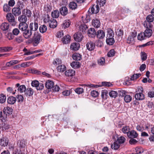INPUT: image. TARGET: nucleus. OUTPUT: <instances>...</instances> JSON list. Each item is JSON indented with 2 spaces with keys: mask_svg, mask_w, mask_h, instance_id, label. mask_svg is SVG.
<instances>
[{
  "mask_svg": "<svg viewBox=\"0 0 154 154\" xmlns=\"http://www.w3.org/2000/svg\"><path fill=\"white\" fill-rule=\"evenodd\" d=\"M88 29L87 25L85 24H82L80 25L79 27V30L81 33H84L86 32Z\"/></svg>",
  "mask_w": 154,
  "mask_h": 154,
  "instance_id": "19",
  "label": "nucleus"
},
{
  "mask_svg": "<svg viewBox=\"0 0 154 154\" xmlns=\"http://www.w3.org/2000/svg\"><path fill=\"white\" fill-rule=\"evenodd\" d=\"M18 20L20 22V23H26L27 18L26 16L22 15L18 17Z\"/></svg>",
  "mask_w": 154,
  "mask_h": 154,
  "instance_id": "15",
  "label": "nucleus"
},
{
  "mask_svg": "<svg viewBox=\"0 0 154 154\" xmlns=\"http://www.w3.org/2000/svg\"><path fill=\"white\" fill-rule=\"evenodd\" d=\"M9 25L6 23H3L1 25V28L3 31L8 30L9 28Z\"/></svg>",
  "mask_w": 154,
  "mask_h": 154,
  "instance_id": "30",
  "label": "nucleus"
},
{
  "mask_svg": "<svg viewBox=\"0 0 154 154\" xmlns=\"http://www.w3.org/2000/svg\"><path fill=\"white\" fill-rule=\"evenodd\" d=\"M106 41L107 44L109 45H113L115 42L114 39H106Z\"/></svg>",
  "mask_w": 154,
  "mask_h": 154,
  "instance_id": "55",
  "label": "nucleus"
},
{
  "mask_svg": "<svg viewBox=\"0 0 154 154\" xmlns=\"http://www.w3.org/2000/svg\"><path fill=\"white\" fill-rule=\"evenodd\" d=\"M23 41V38L22 36H20L17 37L15 39V41L18 43H20Z\"/></svg>",
  "mask_w": 154,
  "mask_h": 154,
  "instance_id": "53",
  "label": "nucleus"
},
{
  "mask_svg": "<svg viewBox=\"0 0 154 154\" xmlns=\"http://www.w3.org/2000/svg\"><path fill=\"white\" fill-rule=\"evenodd\" d=\"M71 66L74 69H77L80 67L79 63L77 61L73 62L71 63Z\"/></svg>",
  "mask_w": 154,
  "mask_h": 154,
  "instance_id": "34",
  "label": "nucleus"
},
{
  "mask_svg": "<svg viewBox=\"0 0 154 154\" xmlns=\"http://www.w3.org/2000/svg\"><path fill=\"white\" fill-rule=\"evenodd\" d=\"M120 145L119 143L117 141L115 142L113 144L111 145V147L112 149L115 150H116L119 149Z\"/></svg>",
  "mask_w": 154,
  "mask_h": 154,
  "instance_id": "38",
  "label": "nucleus"
},
{
  "mask_svg": "<svg viewBox=\"0 0 154 154\" xmlns=\"http://www.w3.org/2000/svg\"><path fill=\"white\" fill-rule=\"evenodd\" d=\"M154 19V17L152 15L150 14L148 15L146 18V21L143 22L144 26L146 28H151L153 26V25L151 23L153 21Z\"/></svg>",
  "mask_w": 154,
  "mask_h": 154,
  "instance_id": "2",
  "label": "nucleus"
},
{
  "mask_svg": "<svg viewBox=\"0 0 154 154\" xmlns=\"http://www.w3.org/2000/svg\"><path fill=\"white\" fill-rule=\"evenodd\" d=\"M143 32H141L137 36V39L138 40L142 41L146 38Z\"/></svg>",
  "mask_w": 154,
  "mask_h": 154,
  "instance_id": "36",
  "label": "nucleus"
},
{
  "mask_svg": "<svg viewBox=\"0 0 154 154\" xmlns=\"http://www.w3.org/2000/svg\"><path fill=\"white\" fill-rule=\"evenodd\" d=\"M134 42V38L133 36H130L127 39V43L129 44H132Z\"/></svg>",
  "mask_w": 154,
  "mask_h": 154,
  "instance_id": "52",
  "label": "nucleus"
},
{
  "mask_svg": "<svg viewBox=\"0 0 154 154\" xmlns=\"http://www.w3.org/2000/svg\"><path fill=\"white\" fill-rule=\"evenodd\" d=\"M77 5L75 2H71L69 4V7L70 9L72 10H74L77 8Z\"/></svg>",
  "mask_w": 154,
  "mask_h": 154,
  "instance_id": "35",
  "label": "nucleus"
},
{
  "mask_svg": "<svg viewBox=\"0 0 154 154\" xmlns=\"http://www.w3.org/2000/svg\"><path fill=\"white\" fill-rule=\"evenodd\" d=\"M91 95L94 97H97L99 95L98 92L96 91H93L91 93Z\"/></svg>",
  "mask_w": 154,
  "mask_h": 154,
  "instance_id": "62",
  "label": "nucleus"
},
{
  "mask_svg": "<svg viewBox=\"0 0 154 154\" xmlns=\"http://www.w3.org/2000/svg\"><path fill=\"white\" fill-rule=\"evenodd\" d=\"M57 68L59 72H63L66 70V67L64 65H61L57 67Z\"/></svg>",
  "mask_w": 154,
  "mask_h": 154,
  "instance_id": "37",
  "label": "nucleus"
},
{
  "mask_svg": "<svg viewBox=\"0 0 154 154\" xmlns=\"http://www.w3.org/2000/svg\"><path fill=\"white\" fill-rule=\"evenodd\" d=\"M15 86L17 88V90L18 92L20 93H25L26 89L25 85H20L19 83H17L16 85Z\"/></svg>",
  "mask_w": 154,
  "mask_h": 154,
  "instance_id": "9",
  "label": "nucleus"
},
{
  "mask_svg": "<svg viewBox=\"0 0 154 154\" xmlns=\"http://www.w3.org/2000/svg\"><path fill=\"white\" fill-rule=\"evenodd\" d=\"M108 92L106 90H104L102 91L101 97L103 98L106 99L108 96Z\"/></svg>",
  "mask_w": 154,
  "mask_h": 154,
  "instance_id": "39",
  "label": "nucleus"
},
{
  "mask_svg": "<svg viewBox=\"0 0 154 154\" xmlns=\"http://www.w3.org/2000/svg\"><path fill=\"white\" fill-rule=\"evenodd\" d=\"M135 98L137 100H143L144 99V95L143 93L136 94Z\"/></svg>",
  "mask_w": 154,
  "mask_h": 154,
  "instance_id": "31",
  "label": "nucleus"
},
{
  "mask_svg": "<svg viewBox=\"0 0 154 154\" xmlns=\"http://www.w3.org/2000/svg\"><path fill=\"white\" fill-rule=\"evenodd\" d=\"M141 59L143 61L146 60L147 58L146 54L144 52H142L141 53Z\"/></svg>",
  "mask_w": 154,
  "mask_h": 154,
  "instance_id": "58",
  "label": "nucleus"
},
{
  "mask_svg": "<svg viewBox=\"0 0 154 154\" xmlns=\"http://www.w3.org/2000/svg\"><path fill=\"white\" fill-rule=\"evenodd\" d=\"M28 28V25L26 23H20L19 25V28L22 32L24 37L26 39L29 38V33L31 32Z\"/></svg>",
  "mask_w": 154,
  "mask_h": 154,
  "instance_id": "1",
  "label": "nucleus"
},
{
  "mask_svg": "<svg viewBox=\"0 0 154 154\" xmlns=\"http://www.w3.org/2000/svg\"><path fill=\"white\" fill-rule=\"evenodd\" d=\"M109 96L113 98H116L118 95V93L116 91H112L109 93Z\"/></svg>",
  "mask_w": 154,
  "mask_h": 154,
  "instance_id": "44",
  "label": "nucleus"
},
{
  "mask_svg": "<svg viewBox=\"0 0 154 154\" xmlns=\"http://www.w3.org/2000/svg\"><path fill=\"white\" fill-rule=\"evenodd\" d=\"M80 45L78 43H73L71 44L70 46V48L73 51H77L79 48Z\"/></svg>",
  "mask_w": 154,
  "mask_h": 154,
  "instance_id": "20",
  "label": "nucleus"
},
{
  "mask_svg": "<svg viewBox=\"0 0 154 154\" xmlns=\"http://www.w3.org/2000/svg\"><path fill=\"white\" fill-rule=\"evenodd\" d=\"M73 59L75 60H79L81 59V56L79 54H75L72 55Z\"/></svg>",
  "mask_w": 154,
  "mask_h": 154,
  "instance_id": "41",
  "label": "nucleus"
},
{
  "mask_svg": "<svg viewBox=\"0 0 154 154\" xmlns=\"http://www.w3.org/2000/svg\"><path fill=\"white\" fill-rule=\"evenodd\" d=\"M99 7L98 5H94L89 9L88 11L89 14L91 15L93 14H96L99 12Z\"/></svg>",
  "mask_w": 154,
  "mask_h": 154,
  "instance_id": "4",
  "label": "nucleus"
},
{
  "mask_svg": "<svg viewBox=\"0 0 154 154\" xmlns=\"http://www.w3.org/2000/svg\"><path fill=\"white\" fill-rule=\"evenodd\" d=\"M140 75V74H134L131 77V80H134L138 78Z\"/></svg>",
  "mask_w": 154,
  "mask_h": 154,
  "instance_id": "60",
  "label": "nucleus"
},
{
  "mask_svg": "<svg viewBox=\"0 0 154 154\" xmlns=\"http://www.w3.org/2000/svg\"><path fill=\"white\" fill-rule=\"evenodd\" d=\"M105 62V59L103 57H101L98 60V63L100 65H103Z\"/></svg>",
  "mask_w": 154,
  "mask_h": 154,
  "instance_id": "56",
  "label": "nucleus"
},
{
  "mask_svg": "<svg viewBox=\"0 0 154 154\" xmlns=\"http://www.w3.org/2000/svg\"><path fill=\"white\" fill-rule=\"evenodd\" d=\"M41 35L39 33L35 32L33 38V40L34 43L36 44H38L41 39Z\"/></svg>",
  "mask_w": 154,
  "mask_h": 154,
  "instance_id": "6",
  "label": "nucleus"
},
{
  "mask_svg": "<svg viewBox=\"0 0 154 154\" xmlns=\"http://www.w3.org/2000/svg\"><path fill=\"white\" fill-rule=\"evenodd\" d=\"M87 49L90 51L94 50L95 47V44L94 43L90 41L88 42L86 45Z\"/></svg>",
  "mask_w": 154,
  "mask_h": 154,
  "instance_id": "11",
  "label": "nucleus"
},
{
  "mask_svg": "<svg viewBox=\"0 0 154 154\" xmlns=\"http://www.w3.org/2000/svg\"><path fill=\"white\" fill-rule=\"evenodd\" d=\"M115 51L113 50H111L107 53V55L108 57H111L114 55Z\"/></svg>",
  "mask_w": 154,
  "mask_h": 154,
  "instance_id": "64",
  "label": "nucleus"
},
{
  "mask_svg": "<svg viewBox=\"0 0 154 154\" xmlns=\"http://www.w3.org/2000/svg\"><path fill=\"white\" fill-rule=\"evenodd\" d=\"M126 140L125 137L123 136H121L117 139V142L119 143H124Z\"/></svg>",
  "mask_w": 154,
  "mask_h": 154,
  "instance_id": "48",
  "label": "nucleus"
},
{
  "mask_svg": "<svg viewBox=\"0 0 154 154\" xmlns=\"http://www.w3.org/2000/svg\"><path fill=\"white\" fill-rule=\"evenodd\" d=\"M19 62V61L17 60H11L7 63L6 65L7 66L9 67L14 64H17Z\"/></svg>",
  "mask_w": 154,
  "mask_h": 154,
  "instance_id": "40",
  "label": "nucleus"
},
{
  "mask_svg": "<svg viewBox=\"0 0 154 154\" xmlns=\"http://www.w3.org/2000/svg\"><path fill=\"white\" fill-rule=\"evenodd\" d=\"M8 143V140L7 137H3L0 139V145L2 146L5 147L7 146Z\"/></svg>",
  "mask_w": 154,
  "mask_h": 154,
  "instance_id": "10",
  "label": "nucleus"
},
{
  "mask_svg": "<svg viewBox=\"0 0 154 154\" xmlns=\"http://www.w3.org/2000/svg\"><path fill=\"white\" fill-rule=\"evenodd\" d=\"M65 75L66 76L72 77L74 76L75 74V71L72 69H69L67 70L65 73Z\"/></svg>",
  "mask_w": 154,
  "mask_h": 154,
  "instance_id": "16",
  "label": "nucleus"
},
{
  "mask_svg": "<svg viewBox=\"0 0 154 154\" xmlns=\"http://www.w3.org/2000/svg\"><path fill=\"white\" fill-rule=\"evenodd\" d=\"M18 7H20V9L23 8L24 7V5L21 1H18L17 3Z\"/></svg>",
  "mask_w": 154,
  "mask_h": 154,
  "instance_id": "63",
  "label": "nucleus"
},
{
  "mask_svg": "<svg viewBox=\"0 0 154 154\" xmlns=\"http://www.w3.org/2000/svg\"><path fill=\"white\" fill-rule=\"evenodd\" d=\"M138 134L137 132L134 130L130 131L127 136L130 138H136L138 136Z\"/></svg>",
  "mask_w": 154,
  "mask_h": 154,
  "instance_id": "12",
  "label": "nucleus"
},
{
  "mask_svg": "<svg viewBox=\"0 0 154 154\" xmlns=\"http://www.w3.org/2000/svg\"><path fill=\"white\" fill-rule=\"evenodd\" d=\"M83 37V36L81 32H77L74 35V39L77 42H81L82 40Z\"/></svg>",
  "mask_w": 154,
  "mask_h": 154,
  "instance_id": "8",
  "label": "nucleus"
},
{
  "mask_svg": "<svg viewBox=\"0 0 154 154\" xmlns=\"http://www.w3.org/2000/svg\"><path fill=\"white\" fill-rule=\"evenodd\" d=\"M0 127L2 131H5L8 130L10 128V125L7 123L4 122L1 124Z\"/></svg>",
  "mask_w": 154,
  "mask_h": 154,
  "instance_id": "28",
  "label": "nucleus"
},
{
  "mask_svg": "<svg viewBox=\"0 0 154 154\" xmlns=\"http://www.w3.org/2000/svg\"><path fill=\"white\" fill-rule=\"evenodd\" d=\"M60 14L63 16H65L68 13L67 8L65 6H63L60 9Z\"/></svg>",
  "mask_w": 154,
  "mask_h": 154,
  "instance_id": "18",
  "label": "nucleus"
},
{
  "mask_svg": "<svg viewBox=\"0 0 154 154\" xmlns=\"http://www.w3.org/2000/svg\"><path fill=\"white\" fill-rule=\"evenodd\" d=\"M71 24L70 21L69 20H67L63 21V23L62 24V26L63 28L66 29L68 28Z\"/></svg>",
  "mask_w": 154,
  "mask_h": 154,
  "instance_id": "24",
  "label": "nucleus"
},
{
  "mask_svg": "<svg viewBox=\"0 0 154 154\" xmlns=\"http://www.w3.org/2000/svg\"><path fill=\"white\" fill-rule=\"evenodd\" d=\"M146 29L143 32L146 38H149L152 35V30L151 29H149V28H146Z\"/></svg>",
  "mask_w": 154,
  "mask_h": 154,
  "instance_id": "22",
  "label": "nucleus"
},
{
  "mask_svg": "<svg viewBox=\"0 0 154 154\" xmlns=\"http://www.w3.org/2000/svg\"><path fill=\"white\" fill-rule=\"evenodd\" d=\"M130 128L129 126H125L122 128V132L125 134H127V135H128V134L129 133L130 131Z\"/></svg>",
  "mask_w": 154,
  "mask_h": 154,
  "instance_id": "42",
  "label": "nucleus"
},
{
  "mask_svg": "<svg viewBox=\"0 0 154 154\" xmlns=\"http://www.w3.org/2000/svg\"><path fill=\"white\" fill-rule=\"evenodd\" d=\"M92 24L95 27L98 28L100 26V21L97 19H94L92 21Z\"/></svg>",
  "mask_w": 154,
  "mask_h": 154,
  "instance_id": "32",
  "label": "nucleus"
},
{
  "mask_svg": "<svg viewBox=\"0 0 154 154\" xmlns=\"http://www.w3.org/2000/svg\"><path fill=\"white\" fill-rule=\"evenodd\" d=\"M60 15V13L58 10H54L51 13V17L53 18H58Z\"/></svg>",
  "mask_w": 154,
  "mask_h": 154,
  "instance_id": "27",
  "label": "nucleus"
},
{
  "mask_svg": "<svg viewBox=\"0 0 154 154\" xmlns=\"http://www.w3.org/2000/svg\"><path fill=\"white\" fill-rule=\"evenodd\" d=\"M136 91L137 94L143 93V87L141 86H138Z\"/></svg>",
  "mask_w": 154,
  "mask_h": 154,
  "instance_id": "61",
  "label": "nucleus"
},
{
  "mask_svg": "<svg viewBox=\"0 0 154 154\" xmlns=\"http://www.w3.org/2000/svg\"><path fill=\"white\" fill-rule=\"evenodd\" d=\"M29 72L33 74H36L39 75L41 74V72L40 71L34 69H31L29 70Z\"/></svg>",
  "mask_w": 154,
  "mask_h": 154,
  "instance_id": "47",
  "label": "nucleus"
},
{
  "mask_svg": "<svg viewBox=\"0 0 154 154\" xmlns=\"http://www.w3.org/2000/svg\"><path fill=\"white\" fill-rule=\"evenodd\" d=\"M136 153L140 154L143 153V149L141 147H137L135 149Z\"/></svg>",
  "mask_w": 154,
  "mask_h": 154,
  "instance_id": "57",
  "label": "nucleus"
},
{
  "mask_svg": "<svg viewBox=\"0 0 154 154\" xmlns=\"http://www.w3.org/2000/svg\"><path fill=\"white\" fill-rule=\"evenodd\" d=\"M12 12L15 16H18L20 14L21 12L20 7H15L13 8Z\"/></svg>",
  "mask_w": 154,
  "mask_h": 154,
  "instance_id": "13",
  "label": "nucleus"
},
{
  "mask_svg": "<svg viewBox=\"0 0 154 154\" xmlns=\"http://www.w3.org/2000/svg\"><path fill=\"white\" fill-rule=\"evenodd\" d=\"M10 8L7 4H5L3 6V10L4 11L8 12L10 11Z\"/></svg>",
  "mask_w": 154,
  "mask_h": 154,
  "instance_id": "51",
  "label": "nucleus"
},
{
  "mask_svg": "<svg viewBox=\"0 0 154 154\" xmlns=\"http://www.w3.org/2000/svg\"><path fill=\"white\" fill-rule=\"evenodd\" d=\"M71 40V37L69 35H65L63 38L62 41L63 44H66L70 42Z\"/></svg>",
  "mask_w": 154,
  "mask_h": 154,
  "instance_id": "25",
  "label": "nucleus"
},
{
  "mask_svg": "<svg viewBox=\"0 0 154 154\" xmlns=\"http://www.w3.org/2000/svg\"><path fill=\"white\" fill-rule=\"evenodd\" d=\"M38 28V23L35 22L34 23H31L29 26V31L31 32L29 33V38H30L32 34V31H35L37 30Z\"/></svg>",
  "mask_w": 154,
  "mask_h": 154,
  "instance_id": "3",
  "label": "nucleus"
},
{
  "mask_svg": "<svg viewBox=\"0 0 154 154\" xmlns=\"http://www.w3.org/2000/svg\"><path fill=\"white\" fill-rule=\"evenodd\" d=\"M16 100V98L13 96H11L10 97L8 98L7 102L9 104H13L15 103Z\"/></svg>",
  "mask_w": 154,
  "mask_h": 154,
  "instance_id": "33",
  "label": "nucleus"
},
{
  "mask_svg": "<svg viewBox=\"0 0 154 154\" xmlns=\"http://www.w3.org/2000/svg\"><path fill=\"white\" fill-rule=\"evenodd\" d=\"M118 36L119 37V39L118 40L120 41L122 39V37L123 34V31L121 29H120L117 32Z\"/></svg>",
  "mask_w": 154,
  "mask_h": 154,
  "instance_id": "46",
  "label": "nucleus"
},
{
  "mask_svg": "<svg viewBox=\"0 0 154 154\" xmlns=\"http://www.w3.org/2000/svg\"><path fill=\"white\" fill-rule=\"evenodd\" d=\"M54 85V82L51 80H48L46 82L45 84V87L48 89H50L52 88Z\"/></svg>",
  "mask_w": 154,
  "mask_h": 154,
  "instance_id": "23",
  "label": "nucleus"
},
{
  "mask_svg": "<svg viewBox=\"0 0 154 154\" xmlns=\"http://www.w3.org/2000/svg\"><path fill=\"white\" fill-rule=\"evenodd\" d=\"M6 18L12 26H15L16 25V22L15 20L14 17L12 14L8 13L6 15Z\"/></svg>",
  "mask_w": 154,
  "mask_h": 154,
  "instance_id": "5",
  "label": "nucleus"
},
{
  "mask_svg": "<svg viewBox=\"0 0 154 154\" xmlns=\"http://www.w3.org/2000/svg\"><path fill=\"white\" fill-rule=\"evenodd\" d=\"M97 4L100 5V6H103L106 3V0H97Z\"/></svg>",
  "mask_w": 154,
  "mask_h": 154,
  "instance_id": "59",
  "label": "nucleus"
},
{
  "mask_svg": "<svg viewBox=\"0 0 154 154\" xmlns=\"http://www.w3.org/2000/svg\"><path fill=\"white\" fill-rule=\"evenodd\" d=\"M12 111V109L10 107L8 106L5 107L3 109V113H2V115L4 116V115L5 116V119L7 118V116L11 114Z\"/></svg>",
  "mask_w": 154,
  "mask_h": 154,
  "instance_id": "7",
  "label": "nucleus"
},
{
  "mask_svg": "<svg viewBox=\"0 0 154 154\" xmlns=\"http://www.w3.org/2000/svg\"><path fill=\"white\" fill-rule=\"evenodd\" d=\"M88 34L89 37L93 38L95 36L96 32L95 29L91 28L88 31Z\"/></svg>",
  "mask_w": 154,
  "mask_h": 154,
  "instance_id": "17",
  "label": "nucleus"
},
{
  "mask_svg": "<svg viewBox=\"0 0 154 154\" xmlns=\"http://www.w3.org/2000/svg\"><path fill=\"white\" fill-rule=\"evenodd\" d=\"M75 91L76 93L79 94L83 93L84 89L82 88H78L75 89Z\"/></svg>",
  "mask_w": 154,
  "mask_h": 154,
  "instance_id": "49",
  "label": "nucleus"
},
{
  "mask_svg": "<svg viewBox=\"0 0 154 154\" xmlns=\"http://www.w3.org/2000/svg\"><path fill=\"white\" fill-rule=\"evenodd\" d=\"M96 35L98 38L102 39L105 36V33L103 30H100L96 32Z\"/></svg>",
  "mask_w": 154,
  "mask_h": 154,
  "instance_id": "14",
  "label": "nucleus"
},
{
  "mask_svg": "<svg viewBox=\"0 0 154 154\" xmlns=\"http://www.w3.org/2000/svg\"><path fill=\"white\" fill-rule=\"evenodd\" d=\"M39 29L41 32L43 33L47 31V27L46 26L44 25L40 27Z\"/></svg>",
  "mask_w": 154,
  "mask_h": 154,
  "instance_id": "45",
  "label": "nucleus"
},
{
  "mask_svg": "<svg viewBox=\"0 0 154 154\" xmlns=\"http://www.w3.org/2000/svg\"><path fill=\"white\" fill-rule=\"evenodd\" d=\"M51 19L52 18H50V17L48 14L46 15L44 19V22L45 23H49L50 21L51 20Z\"/></svg>",
  "mask_w": 154,
  "mask_h": 154,
  "instance_id": "43",
  "label": "nucleus"
},
{
  "mask_svg": "<svg viewBox=\"0 0 154 154\" xmlns=\"http://www.w3.org/2000/svg\"><path fill=\"white\" fill-rule=\"evenodd\" d=\"M6 97L3 94L0 95V103H4L6 101Z\"/></svg>",
  "mask_w": 154,
  "mask_h": 154,
  "instance_id": "54",
  "label": "nucleus"
},
{
  "mask_svg": "<svg viewBox=\"0 0 154 154\" xmlns=\"http://www.w3.org/2000/svg\"><path fill=\"white\" fill-rule=\"evenodd\" d=\"M33 94V91L31 88L26 89V90L24 93V94L26 96H30Z\"/></svg>",
  "mask_w": 154,
  "mask_h": 154,
  "instance_id": "29",
  "label": "nucleus"
},
{
  "mask_svg": "<svg viewBox=\"0 0 154 154\" xmlns=\"http://www.w3.org/2000/svg\"><path fill=\"white\" fill-rule=\"evenodd\" d=\"M124 99L126 103H129L131 101L132 97L129 95H126L125 96Z\"/></svg>",
  "mask_w": 154,
  "mask_h": 154,
  "instance_id": "50",
  "label": "nucleus"
},
{
  "mask_svg": "<svg viewBox=\"0 0 154 154\" xmlns=\"http://www.w3.org/2000/svg\"><path fill=\"white\" fill-rule=\"evenodd\" d=\"M22 13L23 15L26 16V15L28 17H30L32 14L31 11L27 8L23 10Z\"/></svg>",
  "mask_w": 154,
  "mask_h": 154,
  "instance_id": "26",
  "label": "nucleus"
},
{
  "mask_svg": "<svg viewBox=\"0 0 154 154\" xmlns=\"http://www.w3.org/2000/svg\"><path fill=\"white\" fill-rule=\"evenodd\" d=\"M49 26L51 28H54L56 27L57 25V21L54 19H51V20L48 23Z\"/></svg>",
  "mask_w": 154,
  "mask_h": 154,
  "instance_id": "21",
  "label": "nucleus"
}]
</instances>
